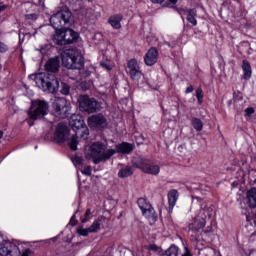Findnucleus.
<instances>
[{
	"instance_id": "obj_19",
	"label": "nucleus",
	"mask_w": 256,
	"mask_h": 256,
	"mask_svg": "<svg viewBox=\"0 0 256 256\" xmlns=\"http://www.w3.org/2000/svg\"><path fill=\"white\" fill-rule=\"evenodd\" d=\"M133 149H135V145L127 142H122L121 144L116 145V153H122L123 155L133 153Z\"/></svg>"
},
{
	"instance_id": "obj_36",
	"label": "nucleus",
	"mask_w": 256,
	"mask_h": 256,
	"mask_svg": "<svg viewBox=\"0 0 256 256\" xmlns=\"http://www.w3.org/2000/svg\"><path fill=\"white\" fill-rule=\"evenodd\" d=\"M149 251H154V253H157V251H159V246L155 245V244H151L148 246Z\"/></svg>"
},
{
	"instance_id": "obj_15",
	"label": "nucleus",
	"mask_w": 256,
	"mask_h": 256,
	"mask_svg": "<svg viewBox=\"0 0 256 256\" xmlns=\"http://www.w3.org/2000/svg\"><path fill=\"white\" fill-rule=\"evenodd\" d=\"M159 59V52L157 48H150L144 56V62L147 67H153Z\"/></svg>"
},
{
	"instance_id": "obj_38",
	"label": "nucleus",
	"mask_w": 256,
	"mask_h": 256,
	"mask_svg": "<svg viewBox=\"0 0 256 256\" xmlns=\"http://www.w3.org/2000/svg\"><path fill=\"white\" fill-rule=\"evenodd\" d=\"M245 112H246V115H253V113H255V109L250 107V108H247Z\"/></svg>"
},
{
	"instance_id": "obj_12",
	"label": "nucleus",
	"mask_w": 256,
	"mask_h": 256,
	"mask_svg": "<svg viewBox=\"0 0 256 256\" xmlns=\"http://www.w3.org/2000/svg\"><path fill=\"white\" fill-rule=\"evenodd\" d=\"M128 73L133 79V81H139L141 79L143 73L141 72V68L139 67V62L136 59H131L127 63Z\"/></svg>"
},
{
	"instance_id": "obj_45",
	"label": "nucleus",
	"mask_w": 256,
	"mask_h": 256,
	"mask_svg": "<svg viewBox=\"0 0 256 256\" xmlns=\"http://www.w3.org/2000/svg\"><path fill=\"white\" fill-rule=\"evenodd\" d=\"M5 11V6H0V13Z\"/></svg>"
},
{
	"instance_id": "obj_22",
	"label": "nucleus",
	"mask_w": 256,
	"mask_h": 256,
	"mask_svg": "<svg viewBox=\"0 0 256 256\" xmlns=\"http://www.w3.org/2000/svg\"><path fill=\"white\" fill-rule=\"evenodd\" d=\"M247 201L249 207L255 208L256 207V188L253 187L247 191Z\"/></svg>"
},
{
	"instance_id": "obj_23",
	"label": "nucleus",
	"mask_w": 256,
	"mask_h": 256,
	"mask_svg": "<svg viewBox=\"0 0 256 256\" xmlns=\"http://www.w3.org/2000/svg\"><path fill=\"white\" fill-rule=\"evenodd\" d=\"M242 69L244 73V79H251L252 71H251V64L249 63V61L243 60Z\"/></svg>"
},
{
	"instance_id": "obj_16",
	"label": "nucleus",
	"mask_w": 256,
	"mask_h": 256,
	"mask_svg": "<svg viewBox=\"0 0 256 256\" xmlns=\"http://www.w3.org/2000/svg\"><path fill=\"white\" fill-rule=\"evenodd\" d=\"M180 15L183 17V15H186V20L188 23H191L194 27L197 25V9H181L179 10Z\"/></svg>"
},
{
	"instance_id": "obj_6",
	"label": "nucleus",
	"mask_w": 256,
	"mask_h": 256,
	"mask_svg": "<svg viewBox=\"0 0 256 256\" xmlns=\"http://www.w3.org/2000/svg\"><path fill=\"white\" fill-rule=\"evenodd\" d=\"M49 113V103L44 100L32 101L31 107L28 111L30 119L37 121V119H43L45 115Z\"/></svg>"
},
{
	"instance_id": "obj_43",
	"label": "nucleus",
	"mask_w": 256,
	"mask_h": 256,
	"mask_svg": "<svg viewBox=\"0 0 256 256\" xmlns=\"http://www.w3.org/2000/svg\"><path fill=\"white\" fill-rule=\"evenodd\" d=\"M81 161H83V160L81 159V157H77V158H76V163H81Z\"/></svg>"
},
{
	"instance_id": "obj_1",
	"label": "nucleus",
	"mask_w": 256,
	"mask_h": 256,
	"mask_svg": "<svg viewBox=\"0 0 256 256\" xmlns=\"http://www.w3.org/2000/svg\"><path fill=\"white\" fill-rule=\"evenodd\" d=\"M46 73L36 74L34 81L38 87L48 93H57L59 91V80L55 75L59 71V58H52L45 64Z\"/></svg>"
},
{
	"instance_id": "obj_34",
	"label": "nucleus",
	"mask_w": 256,
	"mask_h": 256,
	"mask_svg": "<svg viewBox=\"0 0 256 256\" xmlns=\"http://www.w3.org/2000/svg\"><path fill=\"white\" fill-rule=\"evenodd\" d=\"M81 173H83V175H87L88 177H91V166H85L84 169L81 171Z\"/></svg>"
},
{
	"instance_id": "obj_14",
	"label": "nucleus",
	"mask_w": 256,
	"mask_h": 256,
	"mask_svg": "<svg viewBox=\"0 0 256 256\" xmlns=\"http://www.w3.org/2000/svg\"><path fill=\"white\" fill-rule=\"evenodd\" d=\"M67 139H69V128L67 127V125L59 123L54 133V140L57 143H65Z\"/></svg>"
},
{
	"instance_id": "obj_41",
	"label": "nucleus",
	"mask_w": 256,
	"mask_h": 256,
	"mask_svg": "<svg viewBox=\"0 0 256 256\" xmlns=\"http://www.w3.org/2000/svg\"><path fill=\"white\" fill-rule=\"evenodd\" d=\"M29 253H31V251L26 250L25 252H23V254L21 256H29Z\"/></svg>"
},
{
	"instance_id": "obj_18",
	"label": "nucleus",
	"mask_w": 256,
	"mask_h": 256,
	"mask_svg": "<svg viewBox=\"0 0 256 256\" xmlns=\"http://www.w3.org/2000/svg\"><path fill=\"white\" fill-rule=\"evenodd\" d=\"M79 39V33L75 32L73 29H64V41L65 45H71Z\"/></svg>"
},
{
	"instance_id": "obj_31",
	"label": "nucleus",
	"mask_w": 256,
	"mask_h": 256,
	"mask_svg": "<svg viewBox=\"0 0 256 256\" xmlns=\"http://www.w3.org/2000/svg\"><path fill=\"white\" fill-rule=\"evenodd\" d=\"M77 233L80 234L82 237H87L91 231H89V228H83V226H80L77 229Z\"/></svg>"
},
{
	"instance_id": "obj_21",
	"label": "nucleus",
	"mask_w": 256,
	"mask_h": 256,
	"mask_svg": "<svg viewBox=\"0 0 256 256\" xmlns=\"http://www.w3.org/2000/svg\"><path fill=\"white\" fill-rule=\"evenodd\" d=\"M123 20V16L121 14H116L111 16L108 20V23L113 27V29H121V21Z\"/></svg>"
},
{
	"instance_id": "obj_5",
	"label": "nucleus",
	"mask_w": 256,
	"mask_h": 256,
	"mask_svg": "<svg viewBox=\"0 0 256 256\" xmlns=\"http://www.w3.org/2000/svg\"><path fill=\"white\" fill-rule=\"evenodd\" d=\"M62 65L66 69L81 70L83 69V65H85V59L79 50L69 49L62 54Z\"/></svg>"
},
{
	"instance_id": "obj_35",
	"label": "nucleus",
	"mask_w": 256,
	"mask_h": 256,
	"mask_svg": "<svg viewBox=\"0 0 256 256\" xmlns=\"http://www.w3.org/2000/svg\"><path fill=\"white\" fill-rule=\"evenodd\" d=\"M8 47L5 43L0 42V53H6V51H8Z\"/></svg>"
},
{
	"instance_id": "obj_8",
	"label": "nucleus",
	"mask_w": 256,
	"mask_h": 256,
	"mask_svg": "<svg viewBox=\"0 0 256 256\" xmlns=\"http://www.w3.org/2000/svg\"><path fill=\"white\" fill-rule=\"evenodd\" d=\"M207 217L209 219L213 217V209L211 207L204 208L200 211L199 215L196 216L192 223L189 225L190 229L193 231H199L200 229H203V227H205L207 224V221L205 220Z\"/></svg>"
},
{
	"instance_id": "obj_26",
	"label": "nucleus",
	"mask_w": 256,
	"mask_h": 256,
	"mask_svg": "<svg viewBox=\"0 0 256 256\" xmlns=\"http://www.w3.org/2000/svg\"><path fill=\"white\" fill-rule=\"evenodd\" d=\"M89 231L91 233H97L98 231L101 230V219H96L94 222L91 224L90 227H88Z\"/></svg>"
},
{
	"instance_id": "obj_28",
	"label": "nucleus",
	"mask_w": 256,
	"mask_h": 256,
	"mask_svg": "<svg viewBox=\"0 0 256 256\" xmlns=\"http://www.w3.org/2000/svg\"><path fill=\"white\" fill-rule=\"evenodd\" d=\"M166 253L168 256H178L179 255V247L176 245H171L167 250Z\"/></svg>"
},
{
	"instance_id": "obj_42",
	"label": "nucleus",
	"mask_w": 256,
	"mask_h": 256,
	"mask_svg": "<svg viewBox=\"0 0 256 256\" xmlns=\"http://www.w3.org/2000/svg\"><path fill=\"white\" fill-rule=\"evenodd\" d=\"M165 0H151L152 3H163Z\"/></svg>"
},
{
	"instance_id": "obj_7",
	"label": "nucleus",
	"mask_w": 256,
	"mask_h": 256,
	"mask_svg": "<svg viewBox=\"0 0 256 256\" xmlns=\"http://www.w3.org/2000/svg\"><path fill=\"white\" fill-rule=\"evenodd\" d=\"M52 109L55 117H58V119H66V117L69 116V111H71V103L65 98H55Z\"/></svg>"
},
{
	"instance_id": "obj_30",
	"label": "nucleus",
	"mask_w": 256,
	"mask_h": 256,
	"mask_svg": "<svg viewBox=\"0 0 256 256\" xmlns=\"http://www.w3.org/2000/svg\"><path fill=\"white\" fill-rule=\"evenodd\" d=\"M196 98L198 100V105H203V89L197 88Z\"/></svg>"
},
{
	"instance_id": "obj_20",
	"label": "nucleus",
	"mask_w": 256,
	"mask_h": 256,
	"mask_svg": "<svg viewBox=\"0 0 256 256\" xmlns=\"http://www.w3.org/2000/svg\"><path fill=\"white\" fill-rule=\"evenodd\" d=\"M142 215L149 221L150 225H155L158 216L153 206L142 212Z\"/></svg>"
},
{
	"instance_id": "obj_24",
	"label": "nucleus",
	"mask_w": 256,
	"mask_h": 256,
	"mask_svg": "<svg viewBox=\"0 0 256 256\" xmlns=\"http://www.w3.org/2000/svg\"><path fill=\"white\" fill-rule=\"evenodd\" d=\"M133 175V168L131 166H126L119 170L118 177L120 179H125L126 177H131Z\"/></svg>"
},
{
	"instance_id": "obj_32",
	"label": "nucleus",
	"mask_w": 256,
	"mask_h": 256,
	"mask_svg": "<svg viewBox=\"0 0 256 256\" xmlns=\"http://www.w3.org/2000/svg\"><path fill=\"white\" fill-rule=\"evenodd\" d=\"M100 66L103 69H106V71H111V69H113V65H111L109 62H101Z\"/></svg>"
},
{
	"instance_id": "obj_29",
	"label": "nucleus",
	"mask_w": 256,
	"mask_h": 256,
	"mask_svg": "<svg viewBox=\"0 0 256 256\" xmlns=\"http://www.w3.org/2000/svg\"><path fill=\"white\" fill-rule=\"evenodd\" d=\"M71 91V86L69 84L62 82L60 86V93L62 95H69Z\"/></svg>"
},
{
	"instance_id": "obj_17",
	"label": "nucleus",
	"mask_w": 256,
	"mask_h": 256,
	"mask_svg": "<svg viewBox=\"0 0 256 256\" xmlns=\"http://www.w3.org/2000/svg\"><path fill=\"white\" fill-rule=\"evenodd\" d=\"M168 199V209L169 211H173L175 205H177V201H179V191L176 189H171L167 193Z\"/></svg>"
},
{
	"instance_id": "obj_11",
	"label": "nucleus",
	"mask_w": 256,
	"mask_h": 256,
	"mask_svg": "<svg viewBox=\"0 0 256 256\" xmlns=\"http://www.w3.org/2000/svg\"><path fill=\"white\" fill-rule=\"evenodd\" d=\"M87 123L91 129H101L103 127H107V119L105 116H103V114H95L90 116Z\"/></svg>"
},
{
	"instance_id": "obj_4",
	"label": "nucleus",
	"mask_w": 256,
	"mask_h": 256,
	"mask_svg": "<svg viewBox=\"0 0 256 256\" xmlns=\"http://www.w3.org/2000/svg\"><path fill=\"white\" fill-rule=\"evenodd\" d=\"M70 126L72 127L73 131H76V135H73L70 142L69 147L72 151H77V135H80L83 141H87L89 137V128L85 126V121L81 116L74 115L71 117Z\"/></svg>"
},
{
	"instance_id": "obj_46",
	"label": "nucleus",
	"mask_w": 256,
	"mask_h": 256,
	"mask_svg": "<svg viewBox=\"0 0 256 256\" xmlns=\"http://www.w3.org/2000/svg\"><path fill=\"white\" fill-rule=\"evenodd\" d=\"M0 139H3V131L0 130Z\"/></svg>"
},
{
	"instance_id": "obj_27",
	"label": "nucleus",
	"mask_w": 256,
	"mask_h": 256,
	"mask_svg": "<svg viewBox=\"0 0 256 256\" xmlns=\"http://www.w3.org/2000/svg\"><path fill=\"white\" fill-rule=\"evenodd\" d=\"M192 126L196 131H203V122L199 118L192 119Z\"/></svg>"
},
{
	"instance_id": "obj_13",
	"label": "nucleus",
	"mask_w": 256,
	"mask_h": 256,
	"mask_svg": "<svg viewBox=\"0 0 256 256\" xmlns=\"http://www.w3.org/2000/svg\"><path fill=\"white\" fill-rule=\"evenodd\" d=\"M0 256H19V248L11 242L0 243Z\"/></svg>"
},
{
	"instance_id": "obj_37",
	"label": "nucleus",
	"mask_w": 256,
	"mask_h": 256,
	"mask_svg": "<svg viewBox=\"0 0 256 256\" xmlns=\"http://www.w3.org/2000/svg\"><path fill=\"white\" fill-rule=\"evenodd\" d=\"M182 256H193V254H191V250H189V247H184V253Z\"/></svg>"
},
{
	"instance_id": "obj_33",
	"label": "nucleus",
	"mask_w": 256,
	"mask_h": 256,
	"mask_svg": "<svg viewBox=\"0 0 256 256\" xmlns=\"http://www.w3.org/2000/svg\"><path fill=\"white\" fill-rule=\"evenodd\" d=\"M90 215H91V209H87L85 214H84L85 218L81 219V223H87V221H89Z\"/></svg>"
},
{
	"instance_id": "obj_39",
	"label": "nucleus",
	"mask_w": 256,
	"mask_h": 256,
	"mask_svg": "<svg viewBox=\"0 0 256 256\" xmlns=\"http://www.w3.org/2000/svg\"><path fill=\"white\" fill-rule=\"evenodd\" d=\"M193 90H194L193 85H190L186 88L185 93L186 94L193 93Z\"/></svg>"
},
{
	"instance_id": "obj_44",
	"label": "nucleus",
	"mask_w": 256,
	"mask_h": 256,
	"mask_svg": "<svg viewBox=\"0 0 256 256\" xmlns=\"http://www.w3.org/2000/svg\"><path fill=\"white\" fill-rule=\"evenodd\" d=\"M172 5H175L177 3V0H169Z\"/></svg>"
},
{
	"instance_id": "obj_40",
	"label": "nucleus",
	"mask_w": 256,
	"mask_h": 256,
	"mask_svg": "<svg viewBox=\"0 0 256 256\" xmlns=\"http://www.w3.org/2000/svg\"><path fill=\"white\" fill-rule=\"evenodd\" d=\"M70 224L71 225H77V220L75 219V215H73L70 219Z\"/></svg>"
},
{
	"instance_id": "obj_10",
	"label": "nucleus",
	"mask_w": 256,
	"mask_h": 256,
	"mask_svg": "<svg viewBox=\"0 0 256 256\" xmlns=\"http://www.w3.org/2000/svg\"><path fill=\"white\" fill-rule=\"evenodd\" d=\"M136 167L148 175H159L161 171L159 165L151 162V160L148 159H141L137 162Z\"/></svg>"
},
{
	"instance_id": "obj_2",
	"label": "nucleus",
	"mask_w": 256,
	"mask_h": 256,
	"mask_svg": "<svg viewBox=\"0 0 256 256\" xmlns=\"http://www.w3.org/2000/svg\"><path fill=\"white\" fill-rule=\"evenodd\" d=\"M73 14L69 10H61L50 17V25L56 29L53 39L56 45H65V28L71 25Z\"/></svg>"
},
{
	"instance_id": "obj_9",
	"label": "nucleus",
	"mask_w": 256,
	"mask_h": 256,
	"mask_svg": "<svg viewBox=\"0 0 256 256\" xmlns=\"http://www.w3.org/2000/svg\"><path fill=\"white\" fill-rule=\"evenodd\" d=\"M79 109L84 113H97L99 111V102L89 96H80L79 98Z\"/></svg>"
},
{
	"instance_id": "obj_3",
	"label": "nucleus",
	"mask_w": 256,
	"mask_h": 256,
	"mask_svg": "<svg viewBox=\"0 0 256 256\" xmlns=\"http://www.w3.org/2000/svg\"><path fill=\"white\" fill-rule=\"evenodd\" d=\"M115 153H117V150L107 149L105 144L101 142H94L86 150L85 155L86 159H91L95 165H99V163H105V161H109V159L112 158Z\"/></svg>"
},
{
	"instance_id": "obj_25",
	"label": "nucleus",
	"mask_w": 256,
	"mask_h": 256,
	"mask_svg": "<svg viewBox=\"0 0 256 256\" xmlns=\"http://www.w3.org/2000/svg\"><path fill=\"white\" fill-rule=\"evenodd\" d=\"M137 203H138V207L142 213L144 211H147V209H151V207H152L151 204L149 203V201H147V199H145V198H139Z\"/></svg>"
}]
</instances>
